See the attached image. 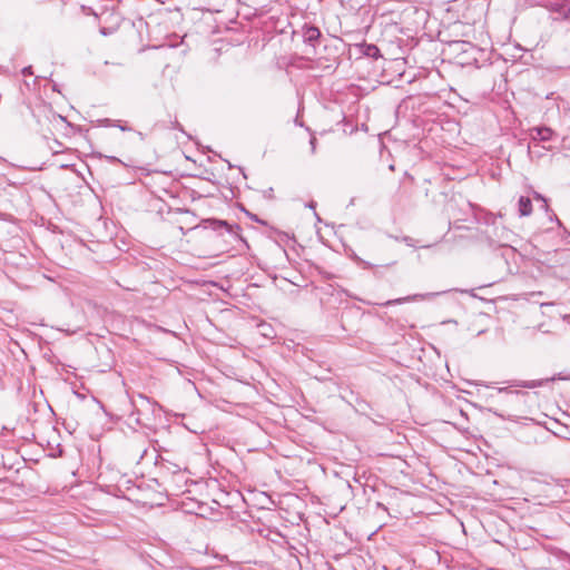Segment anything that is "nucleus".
I'll use <instances>...</instances> for the list:
<instances>
[{
    "label": "nucleus",
    "instance_id": "1",
    "mask_svg": "<svg viewBox=\"0 0 570 570\" xmlns=\"http://www.w3.org/2000/svg\"><path fill=\"white\" fill-rule=\"evenodd\" d=\"M553 135L554 131L549 127H534L530 129V137L534 141H549Z\"/></svg>",
    "mask_w": 570,
    "mask_h": 570
},
{
    "label": "nucleus",
    "instance_id": "2",
    "mask_svg": "<svg viewBox=\"0 0 570 570\" xmlns=\"http://www.w3.org/2000/svg\"><path fill=\"white\" fill-rule=\"evenodd\" d=\"M436 295H438V293L414 294V295H409V296H405V297L390 299V301L385 302L383 305L384 306H390V305H397V304H403V303H407V302L423 301V299H426V298L434 297Z\"/></svg>",
    "mask_w": 570,
    "mask_h": 570
},
{
    "label": "nucleus",
    "instance_id": "3",
    "mask_svg": "<svg viewBox=\"0 0 570 570\" xmlns=\"http://www.w3.org/2000/svg\"><path fill=\"white\" fill-rule=\"evenodd\" d=\"M551 12L556 13V19L570 20V2H554L550 6Z\"/></svg>",
    "mask_w": 570,
    "mask_h": 570
},
{
    "label": "nucleus",
    "instance_id": "4",
    "mask_svg": "<svg viewBox=\"0 0 570 570\" xmlns=\"http://www.w3.org/2000/svg\"><path fill=\"white\" fill-rule=\"evenodd\" d=\"M321 37V31L314 26H305L303 28L304 41L311 46H315Z\"/></svg>",
    "mask_w": 570,
    "mask_h": 570
},
{
    "label": "nucleus",
    "instance_id": "5",
    "mask_svg": "<svg viewBox=\"0 0 570 570\" xmlns=\"http://www.w3.org/2000/svg\"><path fill=\"white\" fill-rule=\"evenodd\" d=\"M520 216H529L532 213V203L529 197L521 196L518 202Z\"/></svg>",
    "mask_w": 570,
    "mask_h": 570
},
{
    "label": "nucleus",
    "instance_id": "6",
    "mask_svg": "<svg viewBox=\"0 0 570 570\" xmlns=\"http://www.w3.org/2000/svg\"><path fill=\"white\" fill-rule=\"evenodd\" d=\"M550 381H553V379L518 381L513 385L523 387V389H535V387L542 386L543 384H546Z\"/></svg>",
    "mask_w": 570,
    "mask_h": 570
},
{
    "label": "nucleus",
    "instance_id": "7",
    "mask_svg": "<svg viewBox=\"0 0 570 570\" xmlns=\"http://www.w3.org/2000/svg\"><path fill=\"white\" fill-rule=\"evenodd\" d=\"M106 122L109 125V126H115V127H118L120 130L122 131H128V130H131L130 127H128L126 125V122H122L120 120H116V121H112L110 119H106Z\"/></svg>",
    "mask_w": 570,
    "mask_h": 570
},
{
    "label": "nucleus",
    "instance_id": "8",
    "mask_svg": "<svg viewBox=\"0 0 570 570\" xmlns=\"http://www.w3.org/2000/svg\"><path fill=\"white\" fill-rule=\"evenodd\" d=\"M213 224L215 229L225 228L227 232H232L233 229V227L225 220H214Z\"/></svg>",
    "mask_w": 570,
    "mask_h": 570
},
{
    "label": "nucleus",
    "instance_id": "9",
    "mask_svg": "<svg viewBox=\"0 0 570 570\" xmlns=\"http://www.w3.org/2000/svg\"><path fill=\"white\" fill-rule=\"evenodd\" d=\"M454 46L456 47V49H460L463 52H466L469 49H474V47L470 42L465 41H458L454 43Z\"/></svg>",
    "mask_w": 570,
    "mask_h": 570
},
{
    "label": "nucleus",
    "instance_id": "10",
    "mask_svg": "<svg viewBox=\"0 0 570 570\" xmlns=\"http://www.w3.org/2000/svg\"><path fill=\"white\" fill-rule=\"evenodd\" d=\"M357 263L360 266H362V268H370L372 267L371 263L366 262V261H363L361 258H357Z\"/></svg>",
    "mask_w": 570,
    "mask_h": 570
},
{
    "label": "nucleus",
    "instance_id": "11",
    "mask_svg": "<svg viewBox=\"0 0 570 570\" xmlns=\"http://www.w3.org/2000/svg\"><path fill=\"white\" fill-rule=\"evenodd\" d=\"M309 145H311L312 154H314L315 149H316V138L314 136L311 137Z\"/></svg>",
    "mask_w": 570,
    "mask_h": 570
},
{
    "label": "nucleus",
    "instance_id": "12",
    "mask_svg": "<svg viewBox=\"0 0 570 570\" xmlns=\"http://www.w3.org/2000/svg\"><path fill=\"white\" fill-rule=\"evenodd\" d=\"M22 73H23L24 76H27V75H32L31 67H26V68H23V69H22Z\"/></svg>",
    "mask_w": 570,
    "mask_h": 570
},
{
    "label": "nucleus",
    "instance_id": "13",
    "mask_svg": "<svg viewBox=\"0 0 570 570\" xmlns=\"http://www.w3.org/2000/svg\"><path fill=\"white\" fill-rule=\"evenodd\" d=\"M138 399L141 401V402H146V403H149V399L142 394H139L138 395Z\"/></svg>",
    "mask_w": 570,
    "mask_h": 570
},
{
    "label": "nucleus",
    "instance_id": "14",
    "mask_svg": "<svg viewBox=\"0 0 570 570\" xmlns=\"http://www.w3.org/2000/svg\"><path fill=\"white\" fill-rule=\"evenodd\" d=\"M499 392L500 393H503V392L504 393H512V391H510L508 387H501V389H499Z\"/></svg>",
    "mask_w": 570,
    "mask_h": 570
},
{
    "label": "nucleus",
    "instance_id": "15",
    "mask_svg": "<svg viewBox=\"0 0 570 570\" xmlns=\"http://www.w3.org/2000/svg\"><path fill=\"white\" fill-rule=\"evenodd\" d=\"M6 484H7V481H4V480L2 479V492H6V491H7V485H6Z\"/></svg>",
    "mask_w": 570,
    "mask_h": 570
},
{
    "label": "nucleus",
    "instance_id": "16",
    "mask_svg": "<svg viewBox=\"0 0 570 570\" xmlns=\"http://www.w3.org/2000/svg\"><path fill=\"white\" fill-rule=\"evenodd\" d=\"M534 196L537 199H541V200L546 202V199L540 194L535 193Z\"/></svg>",
    "mask_w": 570,
    "mask_h": 570
},
{
    "label": "nucleus",
    "instance_id": "17",
    "mask_svg": "<svg viewBox=\"0 0 570 570\" xmlns=\"http://www.w3.org/2000/svg\"><path fill=\"white\" fill-rule=\"evenodd\" d=\"M563 320L570 324V314H567L563 316Z\"/></svg>",
    "mask_w": 570,
    "mask_h": 570
},
{
    "label": "nucleus",
    "instance_id": "18",
    "mask_svg": "<svg viewBox=\"0 0 570 570\" xmlns=\"http://www.w3.org/2000/svg\"><path fill=\"white\" fill-rule=\"evenodd\" d=\"M176 127H177L179 130H181V131H183V128H181V126H179V124H177V125H176Z\"/></svg>",
    "mask_w": 570,
    "mask_h": 570
}]
</instances>
